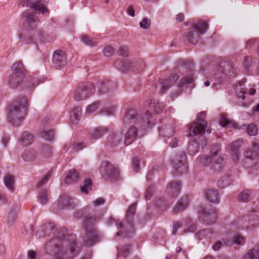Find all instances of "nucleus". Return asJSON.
Returning a JSON list of instances; mask_svg holds the SVG:
<instances>
[{
    "label": "nucleus",
    "mask_w": 259,
    "mask_h": 259,
    "mask_svg": "<svg viewBox=\"0 0 259 259\" xmlns=\"http://www.w3.org/2000/svg\"><path fill=\"white\" fill-rule=\"evenodd\" d=\"M100 172L103 175L115 178L118 175V169L108 161L103 162L100 166Z\"/></svg>",
    "instance_id": "ddd939ff"
},
{
    "label": "nucleus",
    "mask_w": 259,
    "mask_h": 259,
    "mask_svg": "<svg viewBox=\"0 0 259 259\" xmlns=\"http://www.w3.org/2000/svg\"><path fill=\"white\" fill-rule=\"evenodd\" d=\"M16 219V213L12 211H10L9 213L8 217L7 218L6 221H7V224L9 226H11L13 224Z\"/></svg>",
    "instance_id": "c03bdc74"
},
{
    "label": "nucleus",
    "mask_w": 259,
    "mask_h": 259,
    "mask_svg": "<svg viewBox=\"0 0 259 259\" xmlns=\"http://www.w3.org/2000/svg\"><path fill=\"white\" fill-rule=\"evenodd\" d=\"M201 212L204 217H206L207 218L206 219L208 218H209L210 219L215 218V212L213 210H211V212H206L205 210L203 208L201 210Z\"/></svg>",
    "instance_id": "49530a36"
},
{
    "label": "nucleus",
    "mask_w": 259,
    "mask_h": 259,
    "mask_svg": "<svg viewBox=\"0 0 259 259\" xmlns=\"http://www.w3.org/2000/svg\"><path fill=\"white\" fill-rule=\"evenodd\" d=\"M66 59L65 53L62 51L58 50L53 55V62L56 68L60 69L65 65Z\"/></svg>",
    "instance_id": "4468645a"
},
{
    "label": "nucleus",
    "mask_w": 259,
    "mask_h": 259,
    "mask_svg": "<svg viewBox=\"0 0 259 259\" xmlns=\"http://www.w3.org/2000/svg\"><path fill=\"white\" fill-rule=\"evenodd\" d=\"M81 115V108L79 107H75L70 114V120L73 124H76Z\"/></svg>",
    "instance_id": "a878e982"
},
{
    "label": "nucleus",
    "mask_w": 259,
    "mask_h": 259,
    "mask_svg": "<svg viewBox=\"0 0 259 259\" xmlns=\"http://www.w3.org/2000/svg\"><path fill=\"white\" fill-rule=\"evenodd\" d=\"M72 199L68 196H65L60 198L59 202L64 206H68L71 204Z\"/></svg>",
    "instance_id": "3c124183"
},
{
    "label": "nucleus",
    "mask_w": 259,
    "mask_h": 259,
    "mask_svg": "<svg viewBox=\"0 0 259 259\" xmlns=\"http://www.w3.org/2000/svg\"><path fill=\"white\" fill-rule=\"evenodd\" d=\"M140 160L138 157H135L133 159L132 166L136 172H138L140 170Z\"/></svg>",
    "instance_id": "603ef678"
},
{
    "label": "nucleus",
    "mask_w": 259,
    "mask_h": 259,
    "mask_svg": "<svg viewBox=\"0 0 259 259\" xmlns=\"http://www.w3.org/2000/svg\"><path fill=\"white\" fill-rule=\"evenodd\" d=\"M114 50L111 46L106 47L104 50V54L105 56H110L114 54Z\"/></svg>",
    "instance_id": "5fc2aeb1"
},
{
    "label": "nucleus",
    "mask_w": 259,
    "mask_h": 259,
    "mask_svg": "<svg viewBox=\"0 0 259 259\" xmlns=\"http://www.w3.org/2000/svg\"><path fill=\"white\" fill-rule=\"evenodd\" d=\"M50 177V174H47V175H45L41 178V180H40L38 181L37 183L36 184V186L37 187H40L44 185H45L47 182V181L49 179Z\"/></svg>",
    "instance_id": "8fccbe9b"
},
{
    "label": "nucleus",
    "mask_w": 259,
    "mask_h": 259,
    "mask_svg": "<svg viewBox=\"0 0 259 259\" xmlns=\"http://www.w3.org/2000/svg\"><path fill=\"white\" fill-rule=\"evenodd\" d=\"M164 106L162 103L157 100H150L149 104V109L146 111L145 117L142 118L144 122H146L147 127H151L154 125L153 114L160 113L163 109Z\"/></svg>",
    "instance_id": "0eeeda50"
},
{
    "label": "nucleus",
    "mask_w": 259,
    "mask_h": 259,
    "mask_svg": "<svg viewBox=\"0 0 259 259\" xmlns=\"http://www.w3.org/2000/svg\"><path fill=\"white\" fill-rule=\"evenodd\" d=\"M41 136L45 140L51 141L54 137V132L52 130H44L41 133Z\"/></svg>",
    "instance_id": "473e14b6"
},
{
    "label": "nucleus",
    "mask_w": 259,
    "mask_h": 259,
    "mask_svg": "<svg viewBox=\"0 0 259 259\" xmlns=\"http://www.w3.org/2000/svg\"><path fill=\"white\" fill-rule=\"evenodd\" d=\"M4 183L5 186L11 192L14 191L15 179L11 175H7L4 178Z\"/></svg>",
    "instance_id": "c85d7f7f"
},
{
    "label": "nucleus",
    "mask_w": 259,
    "mask_h": 259,
    "mask_svg": "<svg viewBox=\"0 0 259 259\" xmlns=\"http://www.w3.org/2000/svg\"><path fill=\"white\" fill-rule=\"evenodd\" d=\"M205 127L206 125H204V122L194 121L188 125V128L190 131L189 135L191 137L197 136L203 132Z\"/></svg>",
    "instance_id": "f3484780"
},
{
    "label": "nucleus",
    "mask_w": 259,
    "mask_h": 259,
    "mask_svg": "<svg viewBox=\"0 0 259 259\" xmlns=\"http://www.w3.org/2000/svg\"><path fill=\"white\" fill-rule=\"evenodd\" d=\"M250 57H248V56H245L244 58V62H243V64H244V67L246 68H248L249 67V66H250Z\"/></svg>",
    "instance_id": "680f3d73"
},
{
    "label": "nucleus",
    "mask_w": 259,
    "mask_h": 259,
    "mask_svg": "<svg viewBox=\"0 0 259 259\" xmlns=\"http://www.w3.org/2000/svg\"><path fill=\"white\" fill-rule=\"evenodd\" d=\"M259 155V144L256 142H253L251 150H247L244 152V155L245 159L243 160L244 164L247 162L248 160H255Z\"/></svg>",
    "instance_id": "2eb2a0df"
},
{
    "label": "nucleus",
    "mask_w": 259,
    "mask_h": 259,
    "mask_svg": "<svg viewBox=\"0 0 259 259\" xmlns=\"http://www.w3.org/2000/svg\"><path fill=\"white\" fill-rule=\"evenodd\" d=\"M12 69V73L9 76V83L12 88L15 89L22 82L25 73L22 64L20 62L15 63Z\"/></svg>",
    "instance_id": "1a4fd4ad"
},
{
    "label": "nucleus",
    "mask_w": 259,
    "mask_h": 259,
    "mask_svg": "<svg viewBox=\"0 0 259 259\" xmlns=\"http://www.w3.org/2000/svg\"><path fill=\"white\" fill-rule=\"evenodd\" d=\"M243 142V140L240 139L232 142L228 146V148L230 150V153L232 156L233 160L235 161H237L239 160L240 156L239 149Z\"/></svg>",
    "instance_id": "dca6fc26"
},
{
    "label": "nucleus",
    "mask_w": 259,
    "mask_h": 259,
    "mask_svg": "<svg viewBox=\"0 0 259 259\" xmlns=\"http://www.w3.org/2000/svg\"><path fill=\"white\" fill-rule=\"evenodd\" d=\"M37 152L34 149H28L26 150L22 155L23 159L28 162L33 161L37 157Z\"/></svg>",
    "instance_id": "cd10ccee"
},
{
    "label": "nucleus",
    "mask_w": 259,
    "mask_h": 259,
    "mask_svg": "<svg viewBox=\"0 0 259 259\" xmlns=\"http://www.w3.org/2000/svg\"><path fill=\"white\" fill-rule=\"evenodd\" d=\"M35 34H38V32L35 31L31 33L27 31H24L20 34L19 37L22 42H24L26 44L29 43L33 39H36L37 36Z\"/></svg>",
    "instance_id": "5701e85b"
},
{
    "label": "nucleus",
    "mask_w": 259,
    "mask_h": 259,
    "mask_svg": "<svg viewBox=\"0 0 259 259\" xmlns=\"http://www.w3.org/2000/svg\"><path fill=\"white\" fill-rule=\"evenodd\" d=\"M186 155L184 154L180 156L179 158H176L172 161L174 167L180 174L185 172L187 169L186 162Z\"/></svg>",
    "instance_id": "6ab92c4d"
},
{
    "label": "nucleus",
    "mask_w": 259,
    "mask_h": 259,
    "mask_svg": "<svg viewBox=\"0 0 259 259\" xmlns=\"http://www.w3.org/2000/svg\"><path fill=\"white\" fill-rule=\"evenodd\" d=\"M180 77V76L178 74H172L167 79L161 82L162 92L163 93H165L169 88L171 87L176 82H177L178 85L176 86V87H177V92H172L171 95V98L172 99L175 98L181 92V90L180 89L181 87H183L185 84H188L193 81V74L192 72H190L188 74L182 76L181 79L177 82Z\"/></svg>",
    "instance_id": "20e7f679"
},
{
    "label": "nucleus",
    "mask_w": 259,
    "mask_h": 259,
    "mask_svg": "<svg viewBox=\"0 0 259 259\" xmlns=\"http://www.w3.org/2000/svg\"><path fill=\"white\" fill-rule=\"evenodd\" d=\"M123 124L127 128L125 135L124 143L126 145L131 144L138 136V126L140 125L147 127L146 122H143L142 118L138 117L137 112L135 109H129L125 113Z\"/></svg>",
    "instance_id": "f03ea898"
},
{
    "label": "nucleus",
    "mask_w": 259,
    "mask_h": 259,
    "mask_svg": "<svg viewBox=\"0 0 259 259\" xmlns=\"http://www.w3.org/2000/svg\"><path fill=\"white\" fill-rule=\"evenodd\" d=\"M192 26L193 28L197 30V32L190 30L186 33L185 35L190 42L195 44L198 42L199 39V34H203L205 33L208 28V25L205 21L199 20L195 23H193Z\"/></svg>",
    "instance_id": "9d476101"
},
{
    "label": "nucleus",
    "mask_w": 259,
    "mask_h": 259,
    "mask_svg": "<svg viewBox=\"0 0 259 259\" xmlns=\"http://www.w3.org/2000/svg\"><path fill=\"white\" fill-rule=\"evenodd\" d=\"M179 140L177 138H175L172 139L170 143H169V145L172 148L176 147L178 145Z\"/></svg>",
    "instance_id": "0e129e2a"
},
{
    "label": "nucleus",
    "mask_w": 259,
    "mask_h": 259,
    "mask_svg": "<svg viewBox=\"0 0 259 259\" xmlns=\"http://www.w3.org/2000/svg\"><path fill=\"white\" fill-rule=\"evenodd\" d=\"M0 201L5 203L7 202V196L5 194L0 192Z\"/></svg>",
    "instance_id": "338daca9"
},
{
    "label": "nucleus",
    "mask_w": 259,
    "mask_h": 259,
    "mask_svg": "<svg viewBox=\"0 0 259 259\" xmlns=\"http://www.w3.org/2000/svg\"><path fill=\"white\" fill-rule=\"evenodd\" d=\"M23 17L24 22L31 28H34L36 27L38 19L37 17L29 11H26L23 14Z\"/></svg>",
    "instance_id": "aec40b11"
},
{
    "label": "nucleus",
    "mask_w": 259,
    "mask_h": 259,
    "mask_svg": "<svg viewBox=\"0 0 259 259\" xmlns=\"http://www.w3.org/2000/svg\"><path fill=\"white\" fill-rule=\"evenodd\" d=\"M100 219V216L87 215L84 220V227L85 231L84 241L86 246H90L98 242V235L92 226L96 221Z\"/></svg>",
    "instance_id": "423d86ee"
},
{
    "label": "nucleus",
    "mask_w": 259,
    "mask_h": 259,
    "mask_svg": "<svg viewBox=\"0 0 259 259\" xmlns=\"http://www.w3.org/2000/svg\"><path fill=\"white\" fill-rule=\"evenodd\" d=\"M108 129L106 127H98L95 128L90 133V137L92 139L97 140L106 134Z\"/></svg>",
    "instance_id": "b1692460"
},
{
    "label": "nucleus",
    "mask_w": 259,
    "mask_h": 259,
    "mask_svg": "<svg viewBox=\"0 0 259 259\" xmlns=\"http://www.w3.org/2000/svg\"><path fill=\"white\" fill-rule=\"evenodd\" d=\"M33 141V135L27 132H23L19 138V141L21 142V144L24 146L30 145L32 143Z\"/></svg>",
    "instance_id": "bb28decb"
},
{
    "label": "nucleus",
    "mask_w": 259,
    "mask_h": 259,
    "mask_svg": "<svg viewBox=\"0 0 259 259\" xmlns=\"http://www.w3.org/2000/svg\"><path fill=\"white\" fill-rule=\"evenodd\" d=\"M206 116V113L205 112H200L199 115L197 116V118L195 121L197 122H204V125H206V122L204 120V118Z\"/></svg>",
    "instance_id": "864d4df0"
},
{
    "label": "nucleus",
    "mask_w": 259,
    "mask_h": 259,
    "mask_svg": "<svg viewBox=\"0 0 259 259\" xmlns=\"http://www.w3.org/2000/svg\"><path fill=\"white\" fill-rule=\"evenodd\" d=\"M48 199V194L46 190H41L39 194V202L42 204H46Z\"/></svg>",
    "instance_id": "79ce46f5"
},
{
    "label": "nucleus",
    "mask_w": 259,
    "mask_h": 259,
    "mask_svg": "<svg viewBox=\"0 0 259 259\" xmlns=\"http://www.w3.org/2000/svg\"><path fill=\"white\" fill-rule=\"evenodd\" d=\"M116 108L115 107L111 106L107 108L103 112H106L108 115H110L113 114L115 113V112L116 111Z\"/></svg>",
    "instance_id": "052dcab7"
},
{
    "label": "nucleus",
    "mask_w": 259,
    "mask_h": 259,
    "mask_svg": "<svg viewBox=\"0 0 259 259\" xmlns=\"http://www.w3.org/2000/svg\"><path fill=\"white\" fill-rule=\"evenodd\" d=\"M234 241L235 243L241 245L244 243V239L242 236H237L234 237Z\"/></svg>",
    "instance_id": "bf43d9fd"
},
{
    "label": "nucleus",
    "mask_w": 259,
    "mask_h": 259,
    "mask_svg": "<svg viewBox=\"0 0 259 259\" xmlns=\"http://www.w3.org/2000/svg\"><path fill=\"white\" fill-rule=\"evenodd\" d=\"M182 227V225L179 222H174L173 223V230L172 233L173 235H176L178 229Z\"/></svg>",
    "instance_id": "6e6d98bb"
},
{
    "label": "nucleus",
    "mask_w": 259,
    "mask_h": 259,
    "mask_svg": "<svg viewBox=\"0 0 259 259\" xmlns=\"http://www.w3.org/2000/svg\"><path fill=\"white\" fill-rule=\"evenodd\" d=\"M151 22L147 18H144L140 23V26L141 28L146 29L148 28L150 25Z\"/></svg>",
    "instance_id": "09e8293b"
},
{
    "label": "nucleus",
    "mask_w": 259,
    "mask_h": 259,
    "mask_svg": "<svg viewBox=\"0 0 259 259\" xmlns=\"http://www.w3.org/2000/svg\"><path fill=\"white\" fill-rule=\"evenodd\" d=\"M78 179V172L75 169H72L68 171L64 181L65 183L70 184L74 182H76Z\"/></svg>",
    "instance_id": "393cba45"
},
{
    "label": "nucleus",
    "mask_w": 259,
    "mask_h": 259,
    "mask_svg": "<svg viewBox=\"0 0 259 259\" xmlns=\"http://www.w3.org/2000/svg\"><path fill=\"white\" fill-rule=\"evenodd\" d=\"M246 132L249 136H255L257 134L256 125L253 123L249 124L246 128Z\"/></svg>",
    "instance_id": "4c0bfd02"
},
{
    "label": "nucleus",
    "mask_w": 259,
    "mask_h": 259,
    "mask_svg": "<svg viewBox=\"0 0 259 259\" xmlns=\"http://www.w3.org/2000/svg\"><path fill=\"white\" fill-rule=\"evenodd\" d=\"M220 123L223 127L227 125L228 124L232 125L235 129H244L246 127L245 125H243L242 126L238 128L237 124L230 122L224 116L221 118L220 121Z\"/></svg>",
    "instance_id": "2f4dec72"
},
{
    "label": "nucleus",
    "mask_w": 259,
    "mask_h": 259,
    "mask_svg": "<svg viewBox=\"0 0 259 259\" xmlns=\"http://www.w3.org/2000/svg\"><path fill=\"white\" fill-rule=\"evenodd\" d=\"M220 148V145L215 144L212 148L210 154L208 156H202L198 157V162L205 166L221 163L224 158L218 154Z\"/></svg>",
    "instance_id": "6e6552de"
},
{
    "label": "nucleus",
    "mask_w": 259,
    "mask_h": 259,
    "mask_svg": "<svg viewBox=\"0 0 259 259\" xmlns=\"http://www.w3.org/2000/svg\"><path fill=\"white\" fill-rule=\"evenodd\" d=\"M153 194V188L152 187H149L146 192L145 198L147 200L150 199L152 196Z\"/></svg>",
    "instance_id": "4d7b16f0"
},
{
    "label": "nucleus",
    "mask_w": 259,
    "mask_h": 259,
    "mask_svg": "<svg viewBox=\"0 0 259 259\" xmlns=\"http://www.w3.org/2000/svg\"><path fill=\"white\" fill-rule=\"evenodd\" d=\"M28 257L29 259H34L35 257V252L32 250L29 251L28 252Z\"/></svg>",
    "instance_id": "774afa93"
},
{
    "label": "nucleus",
    "mask_w": 259,
    "mask_h": 259,
    "mask_svg": "<svg viewBox=\"0 0 259 259\" xmlns=\"http://www.w3.org/2000/svg\"><path fill=\"white\" fill-rule=\"evenodd\" d=\"M181 188V183L180 181L170 182L167 186L166 191L167 194L172 197H177Z\"/></svg>",
    "instance_id": "a211bd4d"
},
{
    "label": "nucleus",
    "mask_w": 259,
    "mask_h": 259,
    "mask_svg": "<svg viewBox=\"0 0 259 259\" xmlns=\"http://www.w3.org/2000/svg\"><path fill=\"white\" fill-rule=\"evenodd\" d=\"M95 91V88L91 82L82 83L74 91L73 98L75 101H79L84 100L91 96Z\"/></svg>",
    "instance_id": "9b49d317"
},
{
    "label": "nucleus",
    "mask_w": 259,
    "mask_h": 259,
    "mask_svg": "<svg viewBox=\"0 0 259 259\" xmlns=\"http://www.w3.org/2000/svg\"><path fill=\"white\" fill-rule=\"evenodd\" d=\"M251 197V192L249 190H246L240 193L238 196L239 200L245 201L248 200Z\"/></svg>",
    "instance_id": "e433bc0d"
},
{
    "label": "nucleus",
    "mask_w": 259,
    "mask_h": 259,
    "mask_svg": "<svg viewBox=\"0 0 259 259\" xmlns=\"http://www.w3.org/2000/svg\"><path fill=\"white\" fill-rule=\"evenodd\" d=\"M105 203V200L103 198H98L93 201V204L95 206H98L104 204Z\"/></svg>",
    "instance_id": "13d9d810"
},
{
    "label": "nucleus",
    "mask_w": 259,
    "mask_h": 259,
    "mask_svg": "<svg viewBox=\"0 0 259 259\" xmlns=\"http://www.w3.org/2000/svg\"><path fill=\"white\" fill-rule=\"evenodd\" d=\"M211 232L209 230L204 229L197 232L196 233V236L199 240H201L205 237H207L208 235Z\"/></svg>",
    "instance_id": "a18cd8bd"
},
{
    "label": "nucleus",
    "mask_w": 259,
    "mask_h": 259,
    "mask_svg": "<svg viewBox=\"0 0 259 259\" xmlns=\"http://www.w3.org/2000/svg\"><path fill=\"white\" fill-rule=\"evenodd\" d=\"M100 102L96 101L87 106L85 113L88 114H91L95 112L99 107Z\"/></svg>",
    "instance_id": "f704fd0d"
},
{
    "label": "nucleus",
    "mask_w": 259,
    "mask_h": 259,
    "mask_svg": "<svg viewBox=\"0 0 259 259\" xmlns=\"http://www.w3.org/2000/svg\"><path fill=\"white\" fill-rule=\"evenodd\" d=\"M230 184V178L225 176L221 178L218 182V185L220 188H224L227 187Z\"/></svg>",
    "instance_id": "ea45409f"
},
{
    "label": "nucleus",
    "mask_w": 259,
    "mask_h": 259,
    "mask_svg": "<svg viewBox=\"0 0 259 259\" xmlns=\"http://www.w3.org/2000/svg\"><path fill=\"white\" fill-rule=\"evenodd\" d=\"M189 204V199L186 196L182 198L174 208V212L177 213L186 209Z\"/></svg>",
    "instance_id": "4be33fe9"
},
{
    "label": "nucleus",
    "mask_w": 259,
    "mask_h": 259,
    "mask_svg": "<svg viewBox=\"0 0 259 259\" xmlns=\"http://www.w3.org/2000/svg\"><path fill=\"white\" fill-rule=\"evenodd\" d=\"M136 209V205L135 203L132 204L128 207L125 218L127 222L125 225H124L121 222L118 223L115 219L111 217L108 219L107 222L108 225L115 224L117 228L120 230L116 234L117 236L123 235L124 237H128V234L131 231H133L132 222Z\"/></svg>",
    "instance_id": "7ed1b4c3"
},
{
    "label": "nucleus",
    "mask_w": 259,
    "mask_h": 259,
    "mask_svg": "<svg viewBox=\"0 0 259 259\" xmlns=\"http://www.w3.org/2000/svg\"><path fill=\"white\" fill-rule=\"evenodd\" d=\"M235 92L237 97L238 98H241L242 100H244L245 98V94H246V90L245 88L243 87L242 85L239 84L237 85L235 88Z\"/></svg>",
    "instance_id": "c9c22d12"
},
{
    "label": "nucleus",
    "mask_w": 259,
    "mask_h": 259,
    "mask_svg": "<svg viewBox=\"0 0 259 259\" xmlns=\"http://www.w3.org/2000/svg\"><path fill=\"white\" fill-rule=\"evenodd\" d=\"M25 98L22 97L18 101L13 102L8 109V119L14 125H18L24 115V108L27 106Z\"/></svg>",
    "instance_id": "39448f33"
},
{
    "label": "nucleus",
    "mask_w": 259,
    "mask_h": 259,
    "mask_svg": "<svg viewBox=\"0 0 259 259\" xmlns=\"http://www.w3.org/2000/svg\"><path fill=\"white\" fill-rule=\"evenodd\" d=\"M236 70L233 67H231L229 71H228V75L230 77H234L236 75Z\"/></svg>",
    "instance_id": "e2e57ef3"
},
{
    "label": "nucleus",
    "mask_w": 259,
    "mask_h": 259,
    "mask_svg": "<svg viewBox=\"0 0 259 259\" xmlns=\"http://www.w3.org/2000/svg\"><path fill=\"white\" fill-rule=\"evenodd\" d=\"M244 259H259V249L249 250L244 256Z\"/></svg>",
    "instance_id": "7c9ffc66"
},
{
    "label": "nucleus",
    "mask_w": 259,
    "mask_h": 259,
    "mask_svg": "<svg viewBox=\"0 0 259 259\" xmlns=\"http://www.w3.org/2000/svg\"><path fill=\"white\" fill-rule=\"evenodd\" d=\"M91 180L89 179L85 180L83 185L80 187L81 192L86 194H88L89 190L91 188Z\"/></svg>",
    "instance_id": "58836bf2"
},
{
    "label": "nucleus",
    "mask_w": 259,
    "mask_h": 259,
    "mask_svg": "<svg viewBox=\"0 0 259 259\" xmlns=\"http://www.w3.org/2000/svg\"><path fill=\"white\" fill-rule=\"evenodd\" d=\"M131 248L132 247L130 245H126L121 248L119 254L123 257H126L130 253Z\"/></svg>",
    "instance_id": "37998d69"
},
{
    "label": "nucleus",
    "mask_w": 259,
    "mask_h": 259,
    "mask_svg": "<svg viewBox=\"0 0 259 259\" xmlns=\"http://www.w3.org/2000/svg\"><path fill=\"white\" fill-rule=\"evenodd\" d=\"M127 13L128 15H129L130 16H131L132 17H134L135 15V11L132 6H130L128 8V9L127 10Z\"/></svg>",
    "instance_id": "69168bd1"
},
{
    "label": "nucleus",
    "mask_w": 259,
    "mask_h": 259,
    "mask_svg": "<svg viewBox=\"0 0 259 259\" xmlns=\"http://www.w3.org/2000/svg\"><path fill=\"white\" fill-rule=\"evenodd\" d=\"M27 6L34 11H40L43 14L49 12V10L45 7L44 3L40 1L29 3L27 4Z\"/></svg>",
    "instance_id": "412c9836"
},
{
    "label": "nucleus",
    "mask_w": 259,
    "mask_h": 259,
    "mask_svg": "<svg viewBox=\"0 0 259 259\" xmlns=\"http://www.w3.org/2000/svg\"><path fill=\"white\" fill-rule=\"evenodd\" d=\"M199 145L196 143H191L188 147V151L190 155H194L198 152Z\"/></svg>",
    "instance_id": "a19ab883"
},
{
    "label": "nucleus",
    "mask_w": 259,
    "mask_h": 259,
    "mask_svg": "<svg viewBox=\"0 0 259 259\" xmlns=\"http://www.w3.org/2000/svg\"><path fill=\"white\" fill-rule=\"evenodd\" d=\"M206 199L210 202L217 203L219 202V197L217 191L213 190H208L205 193Z\"/></svg>",
    "instance_id": "c756f323"
},
{
    "label": "nucleus",
    "mask_w": 259,
    "mask_h": 259,
    "mask_svg": "<svg viewBox=\"0 0 259 259\" xmlns=\"http://www.w3.org/2000/svg\"><path fill=\"white\" fill-rule=\"evenodd\" d=\"M118 54L123 57H127L129 54L128 47L125 46H121L119 49Z\"/></svg>",
    "instance_id": "de8ad7c7"
},
{
    "label": "nucleus",
    "mask_w": 259,
    "mask_h": 259,
    "mask_svg": "<svg viewBox=\"0 0 259 259\" xmlns=\"http://www.w3.org/2000/svg\"><path fill=\"white\" fill-rule=\"evenodd\" d=\"M75 236L73 234L54 238L47 244V248L54 246L53 254L58 259L72 258L78 255L80 248L75 242Z\"/></svg>",
    "instance_id": "f257e3e1"
},
{
    "label": "nucleus",
    "mask_w": 259,
    "mask_h": 259,
    "mask_svg": "<svg viewBox=\"0 0 259 259\" xmlns=\"http://www.w3.org/2000/svg\"><path fill=\"white\" fill-rule=\"evenodd\" d=\"M115 65L116 67L122 71H127L134 68L142 70L146 65L144 61L141 59L136 60H125L122 62L117 61L115 63Z\"/></svg>",
    "instance_id": "f8f14e48"
},
{
    "label": "nucleus",
    "mask_w": 259,
    "mask_h": 259,
    "mask_svg": "<svg viewBox=\"0 0 259 259\" xmlns=\"http://www.w3.org/2000/svg\"><path fill=\"white\" fill-rule=\"evenodd\" d=\"M80 38L81 41L87 46L93 47L97 45L98 44L97 41L85 35L81 36Z\"/></svg>",
    "instance_id": "72a5a7b5"
}]
</instances>
